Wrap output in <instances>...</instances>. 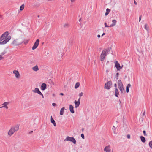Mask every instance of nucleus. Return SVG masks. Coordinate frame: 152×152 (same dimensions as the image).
<instances>
[{"instance_id":"37998d69","label":"nucleus","mask_w":152,"mask_h":152,"mask_svg":"<svg viewBox=\"0 0 152 152\" xmlns=\"http://www.w3.org/2000/svg\"><path fill=\"white\" fill-rule=\"evenodd\" d=\"M127 138L129 139L130 138V135L128 134L127 135Z\"/></svg>"},{"instance_id":"603ef678","label":"nucleus","mask_w":152,"mask_h":152,"mask_svg":"<svg viewBox=\"0 0 152 152\" xmlns=\"http://www.w3.org/2000/svg\"><path fill=\"white\" fill-rule=\"evenodd\" d=\"M114 86L115 87V88H116L117 87V84H116L115 83L114 84Z\"/></svg>"},{"instance_id":"4d7b16f0","label":"nucleus","mask_w":152,"mask_h":152,"mask_svg":"<svg viewBox=\"0 0 152 152\" xmlns=\"http://www.w3.org/2000/svg\"><path fill=\"white\" fill-rule=\"evenodd\" d=\"M114 133L115 134H116V133H115V129L114 130Z\"/></svg>"},{"instance_id":"2eb2a0df","label":"nucleus","mask_w":152,"mask_h":152,"mask_svg":"<svg viewBox=\"0 0 152 152\" xmlns=\"http://www.w3.org/2000/svg\"><path fill=\"white\" fill-rule=\"evenodd\" d=\"M46 84L45 83H42L41 86V89L43 91L45 90L46 88Z\"/></svg>"},{"instance_id":"c756f323","label":"nucleus","mask_w":152,"mask_h":152,"mask_svg":"<svg viewBox=\"0 0 152 152\" xmlns=\"http://www.w3.org/2000/svg\"><path fill=\"white\" fill-rule=\"evenodd\" d=\"M24 4H22L21 6L20 7V10H22L24 8Z\"/></svg>"},{"instance_id":"864d4df0","label":"nucleus","mask_w":152,"mask_h":152,"mask_svg":"<svg viewBox=\"0 0 152 152\" xmlns=\"http://www.w3.org/2000/svg\"><path fill=\"white\" fill-rule=\"evenodd\" d=\"M3 17V15H0V18H1Z\"/></svg>"},{"instance_id":"49530a36","label":"nucleus","mask_w":152,"mask_h":152,"mask_svg":"<svg viewBox=\"0 0 152 152\" xmlns=\"http://www.w3.org/2000/svg\"><path fill=\"white\" fill-rule=\"evenodd\" d=\"M141 16H140L139 17V21L140 22L141 20Z\"/></svg>"},{"instance_id":"ddd939ff","label":"nucleus","mask_w":152,"mask_h":152,"mask_svg":"<svg viewBox=\"0 0 152 152\" xmlns=\"http://www.w3.org/2000/svg\"><path fill=\"white\" fill-rule=\"evenodd\" d=\"M32 91L35 93H37L39 94L41 93L39 89L37 88H36L32 90Z\"/></svg>"},{"instance_id":"052dcab7","label":"nucleus","mask_w":152,"mask_h":152,"mask_svg":"<svg viewBox=\"0 0 152 152\" xmlns=\"http://www.w3.org/2000/svg\"><path fill=\"white\" fill-rule=\"evenodd\" d=\"M81 18H80V19H79V21L80 22V21H81Z\"/></svg>"},{"instance_id":"69168bd1","label":"nucleus","mask_w":152,"mask_h":152,"mask_svg":"<svg viewBox=\"0 0 152 152\" xmlns=\"http://www.w3.org/2000/svg\"><path fill=\"white\" fill-rule=\"evenodd\" d=\"M37 17H38V18H39V15H38Z\"/></svg>"},{"instance_id":"b1692460","label":"nucleus","mask_w":152,"mask_h":152,"mask_svg":"<svg viewBox=\"0 0 152 152\" xmlns=\"http://www.w3.org/2000/svg\"><path fill=\"white\" fill-rule=\"evenodd\" d=\"M64 107H62L60 110V114L61 115H63L64 114Z\"/></svg>"},{"instance_id":"5fc2aeb1","label":"nucleus","mask_w":152,"mask_h":152,"mask_svg":"<svg viewBox=\"0 0 152 152\" xmlns=\"http://www.w3.org/2000/svg\"><path fill=\"white\" fill-rule=\"evenodd\" d=\"M97 37L98 38H99L100 37V35L99 34H98L97 35Z\"/></svg>"},{"instance_id":"6ab92c4d","label":"nucleus","mask_w":152,"mask_h":152,"mask_svg":"<svg viewBox=\"0 0 152 152\" xmlns=\"http://www.w3.org/2000/svg\"><path fill=\"white\" fill-rule=\"evenodd\" d=\"M32 69L33 71L35 72H37L39 70V69L37 65H36L35 66L33 67Z\"/></svg>"},{"instance_id":"f03ea898","label":"nucleus","mask_w":152,"mask_h":152,"mask_svg":"<svg viewBox=\"0 0 152 152\" xmlns=\"http://www.w3.org/2000/svg\"><path fill=\"white\" fill-rule=\"evenodd\" d=\"M19 127V126L18 125L12 127L8 132V135L10 136H11L15 132L18 130Z\"/></svg>"},{"instance_id":"39448f33","label":"nucleus","mask_w":152,"mask_h":152,"mask_svg":"<svg viewBox=\"0 0 152 152\" xmlns=\"http://www.w3.org/2000/svg\"><path fill=\"white\" fill-rule=\"evenodd\" d=\"M64 141H70L73 142L74 144H75L76 142V140L73 137H70L69 136H67L64 140Z\"/></svg>"},{"instance_id":"7c9ffc66","label":"nucleus","mask_w":152,"mask_h":152,"mask_svg":"<svg viewBox=\"0 0 152 152\" xmlns=\"http://www.w3.org/2000/svg\"><path fill=\"white\" fill-rule=\"evenodd\" d=\"M149 147L152 148V141H150L149 143Z\"/></svg>"},{"instance_id":"393cba45","label":"nucleus","mask_w":152,"mask_h":152,"mask_svg":"<svg viewBox=\"0 0 152 152\" xmlns=\"http://www.w3.org/2000/svg\"><path fill=\"white\" fill-rule=\"evenodd\" d=\"M59 50H58V53H63L64 52V50L63 49V48H59Z\"/></svg>"},{"instance_id":"774afa93","label":"nucleus","mask_w":152,"mask_h":152,"mask_svg":"<svg viewBox=\"0 0 152 152\" xmlns=\"http://www.w3.org/2000/svg\"><path fill=\"white\" fill-rule=\"evenodd\" d=\"M123 66V65H122L121 66V67H122V68Z\"/></svg>"},{"instance_id":"e2e57ef3","label":"nucleus","mask_w":152,"mask_h":152,"mask_svg":"<svg viewBox=\"0 0 152 152\" xmlns=\"http://www.w3.org/2000/svg\"><path fill=\"white\" fill-rule=\"evenodd\" d=\"M44 46H45V47H48V46L47 45H45Z\"/></svg>"},{"instance_id":"13d9d810","label":"nucleus","mask_w":152,"mask_h":152,"mask_svg":"<svg viewBox=\"0 0 152 152\" xmlns=\"http://www.w3.org/2000/svg\"><path fill=\"white\" fill-rule=\"evenodd\" d=\"M105 34V33H103V34H102V36H103V35H104Z\"/></svg>"},{"instance_id":"72a5a7b5","label":"nucleus","mask_w":152,"mask_h":152,"mask_svg":"<svg viewBox=\"0 0 152 152\" xmlns=\"http://www.w3.org/2000/svg\"><path fill=\"white\" fill-rule=\"evenodd\" d=\"M81 137L83 139H84L85 138L83 134H81Z\"/></svg>"},{"instance_id":"09e8293b","label":"nucleus","mask_w":152,"mask_h":152,"mask_svg":"<svg viewBox=\"0 0 152 152\" xmlns=\"http://www.w3.org/2000/svg\"><path fill=\"white\" fill-rule=\"evenodd\" d=\"M145 110L142 114V115L144 116L145 115Z\"/></svg>"},{"instance_id":"a19ab883","label":"nucleus","mask_w":152,"mask_h":152,"mask_svg":"<svg viewBox=\"0 0 152 152\" xmlns=\"http://www.w3.org/2000/svg\"><path fill=\"white\" fill-rule=\"evenodd\" d=\"M52 105L53 106H56L57 105L56 104V103H52Z\"/></svg>"},{"instance_id":"4468645a","label":"nucleus","mask_w":152,"mask_h":152,"mask_svg":"<svg viewBox=\"0 0 152 152\" xmlns=\"http://www.w3.org/2000/svg\"><path fill=\"white\" fill-rule=\"evenodd\" d=\"M104 151L106 152H110L111 151V149L110 148V146H106L104 148Z\"/></svg>"},{"instance_id":"c03bdc74","label":"nucleus","mask_w":152,"mask_h":152,"mask_svg":"<svg viewBox=\"0 0 152 152\" xmlns=\"http://www.w3.org/2000/svg\"><path fill=\"white\" fill-rule=\"evenodd\" d=\"M39 95H41L42 96V98H44L43 95V94H42V93L41 92L40 93V94Z\"/></svg>"},{"instance_id":"20e7f679","label":"nucleus","mask_w":152,"mask_h":152,"mask_svg":"<svg viewBox=\"0 0 152 152\" xmlns=\"http://www.w3.org/2000/svg\"><path fill=\"white\" fill-rule=\"evenodd\" d=\"M22 43V41L20 39H14L11 43V44L13 46H17L21 45Z\"/></svg>"},{"instance_id":"9b49d317","label":"nucleus","mask_w":152,"mask_h":152,"mask_svg":"<svg viewBox=\"0 0 152 152\" xmlns=\"http://www.w3.org/2000/svg\"><path fill=\"white\" fill-rule=\"evenodd\" d=\"M10 103L9 102H4L1 105H2V107H4L6 108V109H8V107L7 106V105H8Z\"/></svg>"},{"instance_id":"ea45409f","label":"nucleus","mask_w":152,"mask_h":152,"mask_svg":"<svg viewBox=\"0 0 152 152\" xmlns=\"http://www.w3.org/2000/svg\"><path fill=\"white\" fill-rule=\"evenodd\" d=\"M4 58L2 56H1V55H0V60H2Z\"/></svg>"},{"instance_id":"f8f14e48","label":"nucleus","mask_w":152,"mask_h":152,"mask_svg":"<svg viewBox=\"0 0 152 152\" xmlns=\"http://www.w3.org/2000/svg\"><path fill=\"white\" fill-rule=\"evenodd\" d=\"M39 39H37L32 48H37L39 44Z\"/></svg>"},{"instance_id":"f704fd0d","label":"nucleus","mask_w":152,"mask_h":152,"mask_svg":"<svg viewBox=\"0 0 152 152\" xmlns=\"http://www.w3.org/2000/svg\"><path fill=\"white\" fill-rule=\"evenodd\" d=\"M104 26H105V27H109V26H108L107 24V23L106 22H105L104 23Z\"/></svg>"},{"instance_id":"bf43d9fd","label":"nucleus","mask_w":152,"mask_h":152,"mask_svg":"<svg viewBox=\"0 0 152 152\" xmlns=\"http://www.w3.org/2000/svg\"><path fill=\"white\" fill-rule=\"evenodd\" d=\"M82 132H83L84 130V128H82Z\"/></svg>"},{"instance_id":"5701e85b","label":"nucleus","mask_w":152,"mask_h":152,"mask_svg":"<svg viewBox=\"0 0 152 152\" xmlns=\"http://www.w3.org/2000/svg\"><path fill=\"white\" fill-rule=\"evenodd\" d=\"M140 138L141 139V141L143 142H145L146 140L145 138L142 136H141L140 137Z\"/></svg>"},{"instance_id":"8fccbe9b","label":"nucleus","mask_w":152,"mask_h":152,"mask_svg":"<svg viewBox=\"0 0 152 152\" xmlns=\"http://www.w3.org/2000/svg\"><path fill=\"white\" fill-rule=\"evenodd\" d=\"M109 13H108V12H106L105 13V15L106 16H107V15Z\"/></svg>"},{"instance_id":"4be33fe9","label":"nucleus","mask_w":152,"mask_h":152,"mask_svg":"<svg viewBox=\"0 0 152 152\" xmlns=\"http://www.w3.org/2000/svg\"><path fill=\"white\" fill-rule=\"evenodd\" d=\"M51 123L53 124L54 126H56V123H55V121L53 119L52 116H51Z\"/></svg>"},{"instance_id":"cd10ccee","label":"nucleus","mask_w":152,"mask_h":152,"mask_svg":"<svg viewBox=\"0 0 152 152\" xmlns=\"http://www.w3.org/2000/svg\"><path fill=\"white\" fill-rule=\"evenodd\" d=\"M131 86V85L130 84H128L127 86H126V92L127 93H128L129 92V87H130Z\"/></svg>"},{"instance_id":"f257e3e1","label":"nucleus","mask_w":152,"mask_h":152,"mask_svg":"<svg viewBox=\"0 0 152 152\" xmlns=\"http://www.w3.org/2000/svg\"><path fill=\"white\" fill-rule=\"evenodd\" d=\"M110 51V50L109 48L105 49L102 51L100 56L101 60L102 61H103L105 56L108 54Z\"/></svg>"},{"instance_id":"c9c22d12","label":"nucleus","mask_w":152,"mask_h":152,"mask_svg":"<svg viewBox=\"0 0 152 152\" xmlns=\"http://www.w3.org/2000/svg\"><path fill=\"white\" fill-rule=\"evenodd\" d=\"M73 40L72 39H70L69 41V43H70L71 44L73 42Z\"/></svg>"},{"instance_id":"de8ad7c7","label":"nucleus","mask_w":152,"mask_h":152,"mask_svg":"<svg viewBox=\"0 0 152 152\" xmlns=\"http://www.w3.org/2000/svg\"><path fill=\"white\" fill-rule=\"evenodd\" d=\"M134 3L135 4L137 5V2L135 1V0H134Z\"/></svg>"},{"instance_id":"0e129e2a","label":"nucleus","mask_w":152,"mask_h":152,"mask_svg":"<svg viewBox=\"0 0 152 152\" xmlns=\"http://www.w3.org/2000/svg\"><path fill=\"white\" fill-rule=\"evenodd\" d=\"M36 48H32V49L33 50H34L35 49H36Z\"/></svg>"},{"instance_id":"f3484780","label":"nucleus","mask_w":152,"mask_h":152,"mask_svg":"<svg viewBox=\"0 0 152 152\" xmlns=\"http://www.w3.org/2000/svg\"><path fill=\"white\" fill-rule=\"evenodd\" d=\"M118 88L123 87V83L121 81V80H119L118 81Z\"/></svg>"},{"instance_id":"a878e982","label":"nucleus","mask_w":152,"mask_h":152,"mask_svg":"<svg viewBox=\"0 0 152 152\" xmlns=\"http://www.w3.org/2000/svg\"><path fill=\"white\" fill-rule=\"evenodd\" d=\"M7 52V51L6 50V49H4V50L2 51L1 52V54L0 55L2 56H3Z\"/></svg>"},{"instance_id":"a211bd4d","label":"nucleus","mask_w":152,"mask_h":152,"mask_svg":"<svg viewBox=\"0 0 152 152\" xmlns=\"http://www.w3.org/2000/svg\"><path fill=\"white\" fill-rule=\"evenodd\" d=\"M69 110L72 113H74V111L73 110V107L72 104H70L69 106Z\"/></svg>"},{"instance_id":"dca6fc26","label":"nucleus","mask_w":152,"mask_h":152,"mask_svg":"<svg viewBox=\"0 0 152 152\" xmlns=\"http://www.w3.org/2000/svg\"><path fill=\"white\" fill-rule=\"evenodd\" d=\"M116 20H112V23L109 26L110 27H113L115 26L116 23Z\"/></svg>"},{"instance_id":"9d476101","label":"nucleus","mask_w":152,"mask_h":152,"mask_svg":"<svg viewBox=\"0 0 152 152\" xmlns=\"http://www.w3.org/2000/svg\"><path fill=\"white\" fill-rule=\"evenodd\" d=\"M80 98H79L78 99V101H76V100L75 101L74 103L75 105V108H77L79 106L80 104Z\"/></svg>"},{"instance_id":"423d86ee","label":"nucleus","mask_w":152,"mask_h":152,"mask_svg":"<svg viewBox=\"0 0 152 152\" xmlns=\"http://www.w3.org/2000/svg\"><path fill=\"white\" fill-rule=\"evenodd\" d=\"M112 82L109 81L107 83H105L104 85V88L107 89H109L111 88L112 86Z\"/></svg>"},{"instance_id":"c85d7f7f","label":"nucleus","mask_w":152,"mask_h":152,"mask_svg":"<svg viewBox=\"0 0 152 152\" xmlns=\"http://www.w3.org/2000/svg\"><path fill=\"white\" fill-rule=\"evenodd\" d=\"M69 24L68 23H65L64 25V27L65 28H67L69 26Z\"/></svg>"},{"instance_id":"4c0bfd02","label":"nucleus","mask_w":152,"mask_h":152,"mask_svg":"<svg viewBox=\"0 0 152 152\" xmlns=\"http://www.w3.org/2000/svg\"><path fill=\"white\" fill-rule=\"evenodd\" d=\"M118 75H119V73H116L115 76H116V78L117 79H118Z\"/></svg>"},{"instance_id":"473e14b6","label":"nucleus","mask_w":152,"mask_h":152,"mask_svg":"<svg viewBox=\"0 0 152 152\" xmlns=\"http://www.w3.org/2000/svg\"><path fill=\"white\" fill-rule=\"evenodd\" d=\"M83 93L82 92L80 93L79 94V96L80 97L79 98H80L83 95Z\"/></svg>"},{"instance_id":"58836bf2","label":"nucleus","mask_w":152,"mask_h":152,"mask_svg":"<svg viewBox=\"0 0 152 152\" xmlns=\"http://www.w3.org/2000/svg\"><path fill=\"white\" fill-rule=\"evenodd\" d=\"M143 133L144 134L145 136H146L147 135V134H146V131H145V130L143 131Z\"/></svg>"},{"instance_id":"aec40b11","label":"nucleus","mask_w":152,"mask_h":152,"mask_svg":"<svg viewBox=\"0 0 152 152\" xmlns=\"http://www.w3.org/2000/svg\"><path fill=\"white\" fill-rule=\"evenodd\" d=\"M121 91V93H124L125 92V91L123 87L118 88Z\"/></svg>"},{"instance_id":"e433bc0d","label":"nucleus","mask_w":152,"mask_h":152,"mask_svg":"<svg viewBox=\"0 0 152 152\" xmlns=\"http://www.w3.org/2000/svg\"><path fill=\"white\" fill-rule=\"evenodd\" d=\"M106 11V12L109 13V12L110 11V10L108 8H107V9Z\"/></svg>"},{"instance_id":"338daca9","label":"nucleus","mask_w":152,"mask_h":152,"mask_svg":"<svg viewBox=\"0 0 152 152\" xmlns=\"http://www.w3.org/2000/svg\"><path fill=\"white\" fill-rule=\"evenodd\" d=\"M113 128H114V127H113V129H113V130H114L115 129H113Z\"/></svg>"},{"instance_id":"3c124183","label":"nucleus","mask_w":152,"mask_h":152,"mask_svg":"<svg viewBox=\"0 0 152 152\" xmlns=\"http://www.w3.org/2000/svg\"><path fill=\"white\" fill-rule=\"evenodd\" d=\"M45 44L44 42H42V45L41 46V47H42V45Z\"/></svg>"},{"instance_id":"412c9836","label":"nucleus","mask_w":152,"mask_h":152,"mask_svg":"<svg viewBox=\"0 0 152 152\" xmlns=\"http://www.w3.org/2000/svg\"><path fill=\"white\" fill-rule=\"evenodd\" d=\"M115 96L117 97H118V95L119 94V92L118 89L117 88H115Z\"/></svg>"},{"instance_id":"79ce46f5","label":"nucleus","mask_w":152,"mask_h":152,"mask_svg":"<svg viewBox=\"0 0 152 152\" xmlns=\"http://www.w3.org/2000/svg\"><path fill=\"white\" fill-rule=\"evenodd\" d=\"M28 40H26L25 42H24V44H25V45H26L27 44V43H28Z\"/></svg>"},{"instance_id":"bb28decb","label":"nucleus","mask_w":152,"mask_h":152,"mask_svg":"<svg viewBox=\"0 0 152 152\" xmlns=\"http://www.w3.org/2000/svg\"><path fill=\"white\" fill-rule=\"evenodd\" d=\"M80 83L79 82H77L76 83L75 86V89L77 88L79 86Z\"/></svg>"},{"instance_id":"0eeeda50","label":"nucleus","mask_w":152,"mask_h":152,"mask_svg":"<svg viewBox=\"0 0 152 152\" xmlns=\"http://www.w3.org/2000/svg\"><path fill=\"white\" fill-rule=\"evenodd\" d=\"M13 73L15 75L16 78L17 79H18L20 77V74L18 70H14L13 71Z\"/></svg>"},{"instance_id":"6e6d98bb","label":"nucleus","mask_w":152,"mask_h":152,"mask_svg":"<svg viewBox=\"0 0 152 152\" xmlns=\"http://www.w3.org/2000/svg\"><path fill=\"white\" fill-rule=\"evenodd\" d=\"M60 94L61 95H64V94L63 93H60Z\"/></svg>"},{"instance_id":"6e6552de","label":"nucleus","mask_w":152,"mask_h":152,"mask_svg":"<svg viewBox=\"0 0 152 152\" xmlns=\"http://www.w3.org/2000/svg\"><path fill=\"white\" fill-rule=\"evenodd\" d=\"M9 32L8 31H6L1 36L4 40L5 39L9 36Z\"/></svg>"},{"instance_id":"680f3d73","label":"nucleus","mask_w":152,"mask_h":152,"mask_svg":"<svg viewBox=\"0 0 152 152\" xmlns=\"http://www.w3.org/2000/svg\"><path fill=\"white\" fill-rule=\"evenodd\" d=\"M33 132V131H31L30 132H29V133H32Z\"/></svg>"},{"instance_id":"2f4dec72","label":"nucleus","mask_w":152,"mask_h":152,"mask_svg":"<svg viewBox=\"0 0 152 152\" xmlns=\"http://www.w3.org/2000/svg\"><path fill=\"white\" fill-rule=\"evenodd\" d=\"M145 29L147 30L148 31L149 30V28L147 26V24H145Z\"/></svg>"},{"instance_id":"7ed1b4c3","label":"nucleus","mask_w":152,"mask_h":152,"mask_svg":"<svg viewBox=\"0 0 152 152\" xmlns=\"http://www.w3.org/2000/svg\"><path fill=\"white\" fill-rule=\"evenodd\" d=\"M11 37L9 36L5 39L4 40L2 37H0V45H3L6 44L11 39Z\"/></svg>"},{"instance_id":"a18cd8bd","label":"nucleus","mask_w":152,"mask_h":152,"mask_svg":"<svg viewBox=\"0 0 152 152\" xmlns=\"http://www.w3.org/2000/svg\"><path fill=\"white\" fill-rule=\"evenodd\" d=\"M76 0H70V1H71V2L73 3L75 2L76 1Z\"/></svg>"},{"instance_id":"1a4fd4ad","label":"nucleus","mask_w":152,"mask_h":152,"mask_svg":"<svg viewBox=\"0 0 152 152\" xmlns=\"http://www.w3.org/2000/svg\"><path fill=\"white\" fill-rule=\"evenodd\" d=\"M115 67L117 68L118 70H119L121 69L122 68V67L120 66L119 64L117 61H116L115 63Z\"/></svg>"}]
</instances>
